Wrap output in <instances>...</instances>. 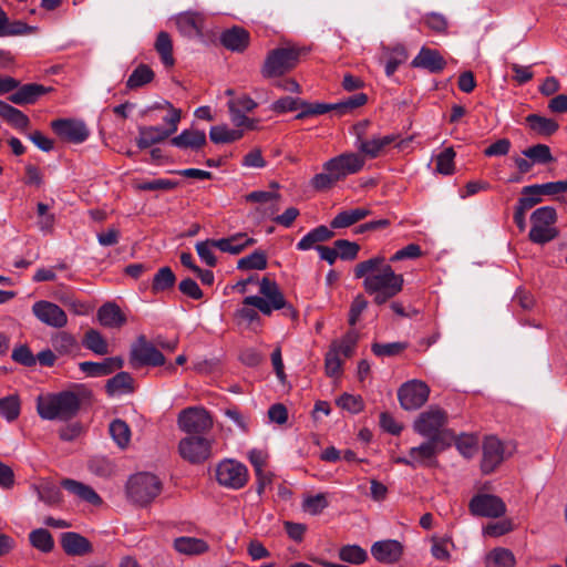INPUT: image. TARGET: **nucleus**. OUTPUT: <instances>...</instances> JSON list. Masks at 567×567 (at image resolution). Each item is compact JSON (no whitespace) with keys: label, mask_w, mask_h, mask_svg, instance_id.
<instances>
[{"label":"nucleus","mask_w":567,"mask_h":567,"mask_svg":"<svg viewBox=\"0 0 567 567\" xmlns=\"http://www.w3.org/2000/svg\"><path fill=\"white\" fill-rule=\"evenodd\" d=\"M354 277L363 278L364 291L373 297V302L378 306L384 305L399 295L404 285L403 276L395 274L383 256H375L357 264Z\"/></svg>","instance_id":"f257e3e1"},{"label":"nucleus","mask_w":567,"mask_h":567,"mask_svg":"<svg viewBox=\"0 0 567 567\" xmlns=\"http://www.w3.org/2000/svg\"><path fill=\"white\" fill-rule=\"evenodd\" d=\"M364 165L363 155L357 152L341 153L323 163V172L313 175L310 185L317 192L329 190L348 176L360 173Z\"/></svg>","instance_id":"f03ea898"},{"label":"nucleus","mask_w":567,"mask_h":567,"mask_svg":"<svg viewBox=\"0 0 567 567\" xmlns=\"http://www.w3.org/2000/svg\"><path fill=\"white\" fill-rule=\"evenodd\" d=\"M80 409L79 396L71 391L56 394L40 395L37 399V411L43 420H69Z\"/></svg>","instance_id":"7ed1b4c3"},{"label":"nucleus","mask_w":567,"mask_h":567,"mask_svg":"<svg viewBox=\"0 0 567 567\" xmlns=\"http://www.w3.org/2000/svg\"><path fill=\"white\" fill-rule=\"evenodd\" d=\"M446 424L447 413L439 406H430L417 416L413 429L417 434L426 439L441 437L444 444H452L454 433L445 427Z\"/></svg>","instance_id":"20e7f679"},{"label":"nucleus","mask_w":567,"mask_h":567,"mask_svg":"<svg viewBox=\"0 0 567 567\" xmlns=\"http://www.w3.org/2000/svg\"><path fill=\"white\" fill-rule=\"evenodd\" d=\"M306 53V48L295 45L274 49L267 54L261 74L267 79L281 76L295 69L300 56Z\"/></svg>","instance_id":"39448f33"},{"label":"nucleus","mask_w":567,"mask_h":567,"mask_svg":"<svg viewBox=\"0 0 567 567\" xmlns=\"http://www.w3.org/2000/svg\"><path fill=\"white\" fill-rule=\"evenodd\" d=\"M161 480L152 473H137L126 484L127 496L140 506L151 504L162 492Z\"/></svg>","instance_id":"423d86ee"},{"label":"nucleus","mask_w":567,"mask_h":567,"mask_svg":"<svg viewBox=\"0 0 567 567\" xmlns=\"http://www.w3.org/2000/svg\"><path fill=\"white\" fill-rule=\"evenodd\" d=\"M259 292L262 297L248 296L244 299V305L254 306L265 316H270L274 310H280L287 307L285 296L276 281L264 277L259 282Z\"/></svg>","instance_id":"0eeeda50"},{"label":"nucleus","mask_w":567,"mask_h":567,"mask_svg":"<svg viewBox=\"0 0 567 567\" xmlns=\"http://www.w3.org/2000/svg\"><path fill=\"white\" fill-rule=\"evenodd\" d=\"M166 362L164 354L148 341L145 334H140L130 349V364L133 369L142 367H162Z\"/></svg>","instance_id":"6e6552de"},{"label":"nucleus","mask_w":567,"mask_h":567,"mask_svg":"<svg viewBox=\"0 0 567 567\" xmlns=\"http://www.w3.org/2000/svg\"><path fill=\"white\" fill-rule=\"evenodd\" d=\"M177 424L189 435H204L213 427V419L204 408L190 406L179 412Z\"/></svg>","instance_id":"1a4fd4ad"},{"label":"nucleus","mask_w":567,"mask_h":567,"mask_svg":"<svg viewBox=\"0 0 567 567\" xmlns=\"http://www.w3.org/2000/svg\"><path fill=\"white\" fill-rule=\"evenodd\" d=\"M216 480L224 487L240 489L248 482V470L245 464L226 458L217 464Z\"/></svg>","instance_id":"9d476101"},{"label":"nucleus","mask_w":567,"mask_h":567,"mask_svg":"<svg viewBox=\"0 0 567 567\" xmlns=\"http://www.w3.org/2000/svg\"><path fill=\"white\" fill-rule=\"evenodd\" d=\"M258 103L247 94H240L229 99L227 107L231 123L236 127L255 131L258 128V120L248 117L245 113L252 112Z\"/></svg>","instance_id":"9b49d317"},{"label":"nucleus","mask_w":567,"mask_h":567,"mask_svg":"<svg viewBox=\"0 0 567 567\" xmlns=\"http://www.w3.org/2000/svg\"><path fill=\"white\" fill-rule=\"evenodd\" d=\"M369 121H362L357 124V148L359 154L367 158L373 159L379 157L383 151L396 141V135L389 134L384 136H372L371 138H363L362 134Z\"/></svg>","instance_id":"f8f14e48"},{"label":"nucleus","mask_w":567,"mask_h":567,"mask_svg":"<svg viewBox=\"0 0 567 567\" xmlns=\"http://www.w3.org/2000/svg\"><path fill=\"white\" fill-rule=\"evenodd\" d=\"M181 457L192 464H200L212 455V441L204 435H188L179 441Z\"/></svg>","instance_id":"ddd939ff"},{"label":"nucleus","mask_w":567,"mask_h":567,"mask_svg":"<svg viewBox=\"0 0 567 567\" xmlns=\"http://www.w3.org/2000/svg\"><path fill=\"white\" fill-rule=\"evenodd\" d=\"M430 388L420 380L403 383L398 390V399L402 409L413 411L420 409L429 400Z\"/></svg>","instance_id":"4468645a"},{"label":"nucleus","mask_w":567,"mask_h":567,"mask_svg":"<svg viewBox=\"0 0 567 567\" xmlns=\"http://www.w3.org/2000/svg\"><path fill=\"white\" fill-rule=\"evenodd\" d=\"M468 508L472 515L478 517L498 518L506 513L504 501L493 494H477L473 496Z\"/></svg>","instance_id":"2eb2a0df"},{"label":"nucleus","mask_w":567,"mask_h":567,"mask_svg":"<svg viewBox=\"0 0 567 567\" xmlns=\"http://www.w3.org/2000/svg\"><path fill=\"white\" fill-rule=\"evenodd\" d=\"M52 131L63 141L80 144L89 136V131L82 121L75 118H58L51 122Z\"/></svg>","instance_id":"dca6fc26"},{"label":"nucleus","mask_w":567,"mask_h":567,"mask_svg":"<svg viewBox=\"0 0 567 567\" xmlns=\"http://www.w3.org/2000/svg\"><path fill=\"white\" fill-rule=\"evenodd\" d=\"M32 313L39 321L49 327L63 328L68 323L65 311L58 305L47 300L34 302Z\"/></svg>","instance_id":"f3484780"},{"label":"nucleus","mask_w":567,"mask_h":567,"mask_svg":"<svg viewBox=\"0 0 567 567\" xmlns=\"http://www.w3.org/2000/svg\"><path fill=\"white\" fill-rule=\"evenodd\" d=\"M504 445L495 436H488L483 442V457L481 470L484 474H489L504 461Z\"/></svg>","instance_id":"a211bd4d"},{"label":"nucleus","mask_w":567,"mask_h":567,"mask_svg":"<svg viewBox=\"0 0 567 567\" xmlns=\"http://www.w3.org/2000/svg\"><path fill=\"white\" fill-rule=\"evenodd\" d=\"M451 444H444L441 437L427 439L419 446L409 450V456L414 460L416 465H430L436 455L446 450Z\"/></svg>","instance_id":"6ab92c4d"},{"label":"nucleus","mask_w":567,"mask_h":567,"mask_svg":"<svg viewBox=\"0 0 567 567\" xmlns=\"http://www.w3.org/2000/svg\"><path fill=\"white\" fill-rule=\"evenodd\" d=\"M51 86H44L38 83H28L18 86L17 90L10 94L9 101L17 105H27L35 103L42 95L51 92Z\"/></svg>","instance_id":"aec40b11"},{"label":"nucleus","mask_w":567,"mask_h":567,"mask_svg":"<svg viewBox=\"0 0 567 567\" xmlns=\"http://www.w3.org/2000/svg\"><path fill=\"white\" fill-rule=\"evenodd\" d=\"M413 68L427 70L431 73H440L446 66V61L437 50L422 47L419 54L412 60Z\"/></svg>","instance_id":"412c9836"},{"label":"nucleus","mask_w":567,"mask_h":567,"mask_svg":"<svg viewBox=\"0 0 567 567\" xmlns=\"http://www.w3.org/2000/svg\"><path fill=\"white\" fill-rule=\"evenodd\" d=\"M61 546L64 553L70 556H84L93 550L90 540L74 532H66L61 535Z\"/></svg>","instance_id":"4be33fe9"},{"label":"nucleus","mask_w":567,"mask_h":567,"mask_svg":"<svg viewBox=\"0 0 567 567\" xmlns=\"http://www.w3.org/2000/svg\"><path fill=\"white\" fill-rule=\"evenodd\" d=\"M402 545L394 539L377 542L371 547L372 556L380 563H395L402 555Z\"/></svg>","instance_id":"5701e85b"},{"label":"nucleus","mask_w":567,"mask_h":567,"mask_svg":"<svg viewBox=\"0 0 567 567\" xmlns=\"http://www.w3.org/2000/svg\"><path fill=\"white\" fill-rule=\"evenodd\" d=\"M176 25L185 37H200L204 29V17L197 12H184L177 16Z\"/></svg>","instance_id":"b1692460"},{"label":"nucleus","mask_w":567,"mask_h":567,"mask_svg":"<svg viewBox=\"0 0 567 567\" xmlns=\"http://www.w3.org/2000/svg\"><path fill=\"white\" fill-rule=\"evenodd\" d=\"M220 43L234 52H243L249 44V32L240 27H233L220 34Z\"/></svg>","instance_id":"393cba45"},{"label":"nucleus","mask_w":567,"mask_h":567,"mask_svg":"<svg viewBox=\"0 0 567 567\" xmlns=\"http://www.w3.org/2000/svg\"><path fill=\"white\" fill-rule=\"evenodd\" d=\"M256 243V239L251 237H247L244 233H238L228 238H220L214 241V246L224 252H229L231 255H238L246 247L251 246Z\"/></svg>","instance_id":"a878e982"},{"label":"nucleus","mask_w":567,"mask_h":567,"mask_svg":"<svg viewBox=\"0 0 567 567\" xmlns=\"http://www.w3.org/2000/svg\"><path fill=\"white\" fill-rule=\"evenodd\" d=\"M61 486L69 493L90 504L100 505L103 502L92 487L75 480L64 478L61 482Z\"/></svg>","instance_id":"bb28decb"},{"label":"nucleus","mask_w":567,"mask_h":567,"mask_svg":"<svg viewBox=\"0 0 567 567\" xmlns=\"http://www.w3.org/2000/svg\"><path fill=\"white\" fill-rule=\"evenodd\" d=\"M0 117L20 132H25L30 126V120L22 111L3 101H0Z\"/></svg>","instance_id":"cd10ccee"},{"label":"nucleus","mask_w":567,"mask_h":567,"mask_svg":"<svg viewBox=\"0 0 567 567\" xmlns=\"http://www.w3.org/2000/svg\"><path fill=\"white\" fill-rule=\"evenodd\" d=\"M370 214L371 210L364 207L342 210L330 221V227L332 229L347 228L364 219Z\"/></svg>","instance_id":"c85d7f7f"},{"label":"nucleus","mask_w":567,"mask_h":567,"mask_svg":"<svg viewBox=\"0 0 567 567\" xmlns=\"http://www.w3.org/2000/svg\"><path fill=\"white\" fill-rule=\"evenodd\" d=\"M171 143L178 148L199 150L206 144V134L204 131L184 130Z\"/></svg>","instance_id":"c756f323"},{"label":"nucleus","mask_w":567,"mask_h":567,"mask_svg":"<svg viewBox=\"0 0 567 567\" xmlns=\"http://www.w3.org/2000/svg\"><path fill=\"white\" fill-rule=\"evenodd\" d=\"M135 391L134 378L125 371L109 379V395H126Z\"/></svg>","instance_id":"7c9ffc66"},{"label":"nucleus","mask_w":567,"mask_h":567,"mask_svg":"<svg viewBox=\"0 0 567 567\" xmlns=\"http://www.w3.org/2000/svg\"><path fill=\"white\" fill-rule=\"evenodd\" d=\"M169 136V132L161 126H141L138 128V138L136 144L144 150L153 144L159 143Z\"/></svg>","instance_id":"2f4dec72"},{"label":"nucleus","mask_w":567,"mask_h":567,"mask_svg":"<svg viewBox=\"0 0 567 567\" xmlns=\"http://www.w3.org/2000/svg\"><path fill=\"white\" fill-rule=\"evenodd\" d=\"M176 551L184 555H200L208 551V544L202 538L182 536L174 540Z\"/></svg>","instance_id":"473e14b6"},{"label":"nucleus","mask_w":567,"mask_h":567,"mask_svg":"<svg viewBox=\"0 0 567 567\" xmlns=\"http://www.w3.org/2000/svg\"><path fill=\"white\" fill-rule=\"evenodd\" d=\"M154 49L166 68L174 66L175 59L173 55V41L166 31L158 32L154 43Z\"/></svg>","instance_id":"72a5a7b5"},{"label":"nucleus","mask_w":567,"mask_h":567,"mask_svg":"<svg viewBox=\"0 0 567 567\" xmlns=\"http://www.w3.org/2000/svg\"><path fill=\"white\" fill-rule=\"evenodd\" d=\"M333 231L327 226H319L306 234L297 244L298 250H308L316 247L317 244L327 241L333 237Z\"/></svg>","instance_id":"f704fd0d"},{"label":"nucleus","mask_w":567,"mask_h":567,"mask_svg":"<svg viewBox=\"0 0 567 567\" xmlns=\"http://www.w3.org/2000/svg\"><path fill=\"white\" fill-rule=\"evenodd\" d=\"M155 78L154 71L150 65L141 63L130 74L126 81V87L136 90L151 83Z\"/></svg>","instance_id":"c9c22d12"},{"label":"nucleus","mask_w":567,"mask_h":567,"mask_svg":"<svg viewBox=\"0 0 567 567\" xmlns=\"http://www.w3.org/2000/svg\"><path fill=\"white\" fill-rule=\"evenodd\" d=\"M179 185V182L167 179V178H157L152 181H144L135 178L132 182V186L135 190L140 192H153V190H172L175 189Z\"/></svg>","instance_id":"e433bc0d"},{"label":"nucleus","mask_w":567,"mask_h":567,"mask_svg":"<svg viewBox=\"0 0 567 567\" xmlns=\"http://www.w3.org/2000/svg\"><path fill=\"white\" fill-rule=\"evenodd\" d=\"M109 434L120 450H125L131 442V429L126 422L120 419H115L109 424Z\"/></svg>","instance_id":"4c0bfd02"},{"label":"nucleus","mask_w":567,"mask_h":567,"mask_svg":"<svg viewBox=\"0 0 567 567\" xmlns=\"http://www.w3.org/2000/svg\"><path fill=\"white\" fill-rule=\"evenodd\" d=\"M526 122L534 132L542 136H550L559 128V125L555 120L537 114L527 115Z\"/></svg>","instance_id":"58836bf2"},{"label":"nucleus","mask_w":567,"mask_h":567,"mask_svg":"<svg viewBox=\"0 0 567 567\" xmlns=\"http://www.w3.org/2000/svg\"><path fill=\"white\" fill-rule=\"evenodd\" d=\"M244 131L239 127L231 130L227 125H215L210 127L209 138L215 144L231 143L240 140Z\"/></svg>","instance_id":"ea45409f"},{"label":"nucleus","mask_w":567,"mask_h":567,"mask_svg":"<svg viewBox=\"0 0 567 567\" xmlns=\"http://www.w3.org/2000/svg\"><path fill=\"white\" fill-rule=\"evenodd\" d=\"M29 542L32 547L41 553H51L54 548V539L45 528H37L29 534Z\"/></svg>","instance_id":"a19ab883"},{"label":"nucleus","mask_w":567,"mask_h":567,"mask_svg":"<svg viewBox=\"0 0 567 567\" xmlns=\"http://www.w3.org/2000/svg\"><path fill=\"white\" fill-rule=\"evenodd\" d=\"M515 556L507 548H495L486 557V567H515Z\"/></svg>","instance_id":"79ce46f5"},{"label":"nucleus","mask_w":567,"mask_h":567,"mask_svg":"<svg viewBox=\"0 0 567 567\" xmlns=\"http://www.w3.org/2000/svg\"><path fill=\"white\" fill-rule=\"evenodd\" d=\"M21 411L20 399L17 394H11L0 399V415L8 422L16 421Z\"/></svg>","instance_id":"37998d69"},{"label":"nucleus","mask_w":567,"mask_h":567,"mask_svg":"<svg viewBox=\"0 0 567 567\" xmlns=\"http://www.w3.org/2000/svg\"><path fill=\"white\" fill-rule=\"evenodd\" d=\"M176 277L169 267H162L155 274L152 282V291L158 293L174 287Z\"/></svg>","instance_id":"c03bdc74"},{"label":"nucleus","mask_w":567,"mask_h":567,"mask_svg":"<svg viewBox=\"0 0 567 567\" xmlns=\"http://www.w3.org/2000/svg\"><path fill=\"white\" fill-rule=\"evenodd\" d=\"M237 268L240 270H264L267 268V255L262 250H255L248 256L237 261Z\"/></svg>","instance_id":"a18cd8bd"},{"label":"nucleus","mask_w":567,"mask_h":567,"mask_svg":"<svg viewBox=\"0 0 567 567\" xmlns=\"http://www.w3.org/2000/svg\"><path fill=\"white\" fill-rule=\"evenodd\" d=\"M300 112L296 115V120L318 116L332 111L330 103L315 102L310 103L300 99Z\"/></svg>","instance_id":"49530a36"},{"label":"nucleus","mask_w":567,"mask_h":567,"mask_svg":"<svg viewBox=\"0 0 567 567\" xmlns=\"http://www.w3.org/2000/svg\"><path fill=\"white\" fill-rule=\"evenodd\" d=\"M523 155L530 159L534 164H548L555 161L549 146L545 144H536L523 151Z\"/></svg>","instance_id":"de8ad7c7"},{"label":"nucleus","mask_w":567,"mask_h":567,"mask_svg":"<svg viewBox=\"0 0 567 567\" xmlns=\"http://www.w3.org/2000/svg\"><path fill=\"white\" fill-rule=\"evenodd\" d=\"M339 558L344 563L360 565L368 559V554L359 545H346L339 549Z\"/></svg>","instance_id":"09e8293b"},{"label":"nucleus","mask_w":567,"mask_h":567,"mask_svg":"<svg viewBox=\"0 0 567 567\" xmlns=\"http://www.w3.org/2000/svg\"><path fill=\"white\" fill-rule=\"evenodd\" d=\"M559 231L555 227L533 225L528 238L534 244L545 245L558 237Z\"/></svg>","instance_id":"8fccbe9b"},{"label":"nucleus","mask_w":567,"mask_h":567,"mask_svg":"<svg viewBox=\"0 0 567 567\" xmlns=\"http://www.w3.org/2000/svg\"><path fill=\"white\" fill-rule=\"evenodd\" d=\"M368 101V96L365 93H357L348 99L338 102L330 103L332 111H336L339 115H343L354 109L363 106Z\"/></svg>","instance_id":"3c124183"},{"label":"nucleus","mask_w":567,"mask_h":567,"mask_svg":"<svg viewBox=\"0 0 567 567\" xmlns=\"http://www.w3.org/2000/svg\"><path fill=\"white\" fill-rule=\"evenodd\" d=\"M359 336L355 330H349L340 340L334 341L330 349L338 350V354H343L346 358L352 355L357 346Z\"/></svg>","instance_id":"603ef678"},{"label":"nucleus","mask_w":567,"mask_h":567,"mask_svg":"<svg viewBox=\"0 0 567 567\" xmlns=\"http://www.w3.org/2000/svg\"><path fill=\"white\" fill-rule=\"evenodd\" d=\"M130 310L122 309L116 302L109 301V329H121L130 319Z\"/></svg>","instance_id":"864d4df0"},{"label":"nucleus","mask_w":567,"mask_h":567,"mask_svg":"<svg viewBox=\"0 0 567 567\" xmlns=\"http://www.w3.org/2000/svg\"><path fill=\"white\" fill-rule=\"evenodd\" d=\"M533 225L554 227L557 221L556 209L551 206H543L534 210L530 215Z\"/></svg>","instance_id":"5fc2aeb1"},{"label":"nucleus","mask_w":567,"mask_h":567,"mask_svg":"<svg viewBox=\"0 0 567 567\" xmlns=\"http://www.w3.org/2000/svg\"><path fill=\"white\" fill-rule=\"evenodd\" d=\"M54 349L61 354L73 353L79 349L75 338L68 332L58 333L52 340Z\"/></svg>","instance_id":"6e6d98bb"},{"label":"nucleus","mask_w":567,"mask_h":567,"mask_svg":"<svg viewBox=\"0 0 567 567\" xmlns=\"http://www.w3.org/2000/svg\"><path fill=\"white\" fill-rule=\"evenodd\" d=\"M537 193L538 192L532 189V185L524 186L520 192V197L518 198L515 207L524 212H528L534 206L543 202L542 195Z\"/></svg>","instance_id":"4d7b16f0"},{"label":"nucleus","mask_w":567,"mask_h":567,"mask_svg":"<svg viewBox=\"0 0 567 567\" xmlns=\"http://www.w3.org/2000/svg\"><path fill=\"white\" fill-rule=\"evenodd\" d=\"M408 348L406 342H390L379 343L374 342L371 347L373 354L377 357H395L399 355Z\"/></svg>","instance_id":"13d9d810"},{"label":"nucleus","mask_w":567,"mask_h":567,"mask_svg":"<svg viewBox=\"0 0 567 567\" xmlns=\"http://www.w3.org/2000/svg\"><path fill=\"white\" fill-rule=\"evenodd\" d=\"M82 343L86 349L92 350L94 353H106V342L104 341L103 337L95 330L91 329L86 331Z\"/></svg>","instance_id":"bf43d9fd"},{"label":"nucleus","mask_w":567,"mask_h":567,"mask_svg":"<svg viewBox=\"0 0 567 567\" xmlns=\"http://www.w3.org/2000/svg\"><path fill=\"white\" fill-rule=\"evenodd\" d=\"M408 59V52L404 47L398 45L395 47L389 54L388 61L385 63V74L388 76H392L394 72L398 70L399 65L404 63Z\"/></svg>","instance_id":"052dcab7"},{"label":"nucleus","mask_w":567,"mask_h":567,"mask_svg":"<svg viewBox=\"0 0 567 567\" xmlns=\"http://www.w3.org/2000/svg\"><path fill=\"white\" fill-rule=\"evenodd\" d=\"M455 152L447 147L436 156V172L443 175H451L454 172Z\"/></svg>","instance_id":"680f3d73"},{"label":"nucleus","mask_w":567,"mask_h":567,"mask_svg":"<svg viewBox=\"0 0 567 567\" xmlns=\"http://www.w3.org/2000/svg\"><path fill=\"white\" fill-rule=\"evenodd\" d=\"M532 189L544 196H555L567 193V181L548 182L545 184H534Z\"/></svg>","instance_id":"e2e57ef3"},{"label":"nucleus","mask_w":567,"mask_h":567,"mask_svg":"<svg viewBox=\"0 0 567 567\" xmlns=\"http://www.w3.org/2000/svg\"><path fill=\"white\" fill-rule=\"evenodd\" d=\"M338 257L342 260H354L360 251L359 244L347 239H338L334 241Z\"/></svg>","instance_id":"0e129e2a"},{"label":"nucleus","mask_w":567,"mask_h":567,"mask_svg":"<svg viewBox=\"0 0 567 567\" xmlns=\"http://www.w3.org/2000/svg\"><path fill=\"white\" fill-rule=\"evenodd\" d=\"M328 507L326 495L319 493L313 496H308L302 502V509L311 515H318Z\"/></svg>","instance_id":"69168bd1"},{"label":"nucleus","mask_w":567,"mask_h":567,"mask_svg":"<svg viewBox=\"0 0 567 567\" xmlns=\"http://www.w3.org/2000/svg\"><path fill=\"white\" fill-rule=\"evenodd\" d=\"M455 446L458 452L466 458H471L477 450V440L473 435L463 434L458 437H454Z\"/></svg>","instance_id":"338daca9"},{"label":"nucleus","mask_w":567,"mask_h":567,"mask_svg":"<svg viewBox=\"0 0 567 567\" xmlns=\"http://www.w3.org/2000/svg\"><path fill=\"white\" fill-rule=\"evenodd\" d=\"M368 300L362 293L357 295L350 306L348 322L351 327L355 326L361 315L368 308Z\"/></svg>","instance_id":"774afa93"}]
</instances>
